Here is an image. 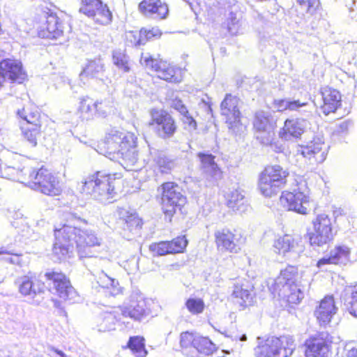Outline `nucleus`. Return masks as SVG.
I'll return each mask as SVG.
<instances>
[{
    "label": "nucleus",
    "instance_id": "obj_54",
    "mask_svg": "<svg viewBox=\"0 0 357 357\" xmlns=\"http://www.w3.org/2000/svg\"><path fill=\"white\" fill-rule=\"evenodd\" d=\"M141 36L144 39V43L154 38H158L161 36L160 31L157 28H152L151 29L147 30L142 29H141Z\"/></svg>",
    "mask_w": 357,
    "mask_h": 357
},
{
    "label": "nucleus",
    "instance_id": "obj_55",
    "mask_svg": "<svg viewBox=\"0 0 357 357\" xmlns=\"http://www.w3.org/2000/svg\"><path fill=\"white\" fill-rule=\"evenodd\" d=\"M140 62L142 65L145 66L146 68L153 70L155 72L157 71L160 61L155 60L151 57L147 56H142Z\"/></svg>",
    "mask_w": 357,
    "mask_h": 357
},
{
    "label": "nucleus",
    "instance_id": "obj_61",
    "mask_svg": "<svg viewBox=\"0 0 357 357\" xmlns=\"http://www.w3.org/2000/svg\"><path fill=\"white\" fill-rule=\"evenodd\" d=\"M51 350L53 351L55 354H56L60 357H69L64 352H63L62 351H61L58 349H56L54 347L51 348Z\"/></svg>",
    "mask_w": 357,
    "mask_h": 357
},
{
    "label": "nucleus",
    "instance_id": "obj_50",
    "mask_svg": "<svg viewBox=\"0 0 357 357\" xmlns=\"http://www.w3.org/2000/svg\"><path fill=\"white\" fill-rule=\"evenodd\" d=\"M126 40L130 45L137 46L144 44V39L141 36V31L139 32L132 31L126 32Z\"/></svg>",
    "mask_w": 357,
    "mask_h": 357
},
{
    "label": "nucleus",
    "instance_id": "obj_41",
    "mask_svg": "<svg viewBox=\"0 0 357 357\" xmlns=\"http://www.w3.org/2000/svg\"><path fill=\"white\" fill-rule=\"evenodd\" d=\"M22 134L24 139H26L31 146L34 147L37 145L38 139L41 134V125H21Z\"/></svg>",
    "mask_w": 357,
    "mask_h": 357
},
{
    "label": "nucleus",
    "instance_id": "obj_19",
    "mask_svg": "<svg viewBox=\"0 0 357 357\" xmlns=\"http://www.w3.org/2000/svg\"><path fill=\"white\" fill-rule=\"evenodd\" d=\"M0 74L10 82L22 83L26 78L21 62L10 59L0 61Z\"/></svg>",
    "mask_w": 357,
    "mask_h": 357
},
{
    "label": "nucleus",
    "instance_id": "obj_42",
    "mask_svg": "<svg viewBox=\"0 0 357 357\" xmlns=\"http://www.w3.org/2000/svg\"><path fill=\"white\" fill-rule=\"evenodd\" d=\"M17 114L25 121L24 124L41 125L40 112L35 107H26L18 110Z\"/></svg>",
    "mask_w": 357,
    "mask_h": 357
},
{
    "label": "nucleus",
    "instance_id": "obj_52",
    "mask_svg": "<svg viewBox=\"0 0 357 357\" xmlns=\"http://www.w3.org/2000/svg\"><path fill=\"white\" fill-rule=\"evenodd\" d=\"M155 161L162 172H166L172 168V162L162 154H159Z\"/></svg>",
    "mask_w": 357,
    "mask_h": 357
},
{
    "label": "nucleus",
    "instance_id": "obj_63",
    "mask_svg": "<svg viewBox=\"0 0 357 357\" xmlns=\"http://www.w3.org/2000/svg\"><path fill=\"white\" fill-rule=\"evenodd\" d=\"M8 260L11 264H18L19 263V257L17 256H15V257H10Z\"/></svg>",
    "mask_w": 357,
    "mask_h": 357
},
{
    "label": "nucleus",
    "instance_id": "obj_51",
    "mask_svg": "<svg viewBox=\"0 0 357 357\" xmlns=\"http://www.w3.org/2000/svg\"><path fill=\"white\" fill-rule=\"evenodd\" d=\"M241 23L240 21L237 19L236 15L230 13L229 15L227 18V28L228 31L231 34H237L241 31Z\"/></svg>",
    "mask_w": 357,
    "mask_h": 357
},
{
    "label": "nucleus",
    "instance_id": "obj_34",
    "mask_svg": "<svg viewBox=\"0 0 357 357\" xmlns=\"http://www.w3.org/2000/svg\"><path fill=\"white\" fill-rule=\"evenodd\" d=\"M280 297L286 299L292 304H298L303 298L304 294L296 283L292 285H285L276 290Z\"/></svg>",
    "mask_w": 357,
    "mask_h": 357
},
{
    "label": "nucleus",
    "instance_id": "obj_44",
    "mask_svg": "<svg viewBox=\"0 0 357 357\" xmlns=\"http://www.w3.org/2000/svg\"><path fill=\"white\" fill-rule=\"evenodd\" d=\"M199 340L197 342L195 349V357H197L198 354L204 355H210L215 350V344L206 337L199 335Z\"/></svg>",
    "mask_w": 357,
    "mask_h": 357
},
{
    "label": "nucleus",
    "instance_id": "obj_10",
    "mask_svg": "<svg viewBox=\"0 0 357 357\" xmlns=\"http://www.w3.org/2000/svg\"><path fill=\"white\" fill-rule=\"evenodd\" d=\"M314 232L310 237L312 245L322 246L331 242L334 237V233L331 218L328 215H318L313 222Z\"/></svg>",
    "mask_w": 357,
    "mask_h": 357
},
{
    "label": "nucleus",
    "instance_id": "obj_27",
    "mask_svg": "<svg viewBox=\"0 0 357 357\" xmlns=\"http://www.w3.org/2000/svg\"><path fill=\"white\" fill-rule=\"evenodd\" d=\"M139 10L146 16L165 19L169 13L167 5L160 0H143L139 4Z\"/></svg>",
    "mask_w": 357,
    "mask_h": 357
},
{
    "label": "nucleus",
    "instance_id": "obj_1",
    "mask_svg": "<svg viewBox=\"0 0 357 357\" xmlns=\"http://www.w3.org/2000/svg\"><path fill=\"white\" fill-rule=\"evenodd\" d=\"M81 223L86 224V221L70 215L66 223L54 227L53 253L59 259H65L75 245L80 258L91 257V248L101 245L102 238L92 230H82Z\"/></svg>",
    "mask_w": 357,
    "mask_h": 357
},
{
    "label": "nucleus",
    "instance_id": "obj_53",
    "mask_svg": "<svg viewBox=\"0 0 357 357\" xmlns=\"http://www.w3.org/2000/svg\"><path fill=\"white\" fill-rule=\"evenodd\" d=\"M296 2L300 6L305 7L310 13L315 12L320 4L319 0H296Z\"/></svg>",
    "mask_w": 357,
    "mask_h": 357
},
{
    "label": "nucleus",
    "instance_id": "obj_46",
    "mask_svg": "<svg viewBox=\"0 0 357 357\" xmlns=\"http://www.w3.org/2000/svg\"><path fill=\"white\" fill-rule=\"evenodd\" d=\"M113 63L117 68L124 73L130 71V62L128 56L121 50L113 52Z\"/></svg>",
    "mask_w": 357,
    "mask_h": 357
},
{
    "label": "nucleus",
    "instance_id": "obj_5",
    "mask_svg": "<svg viewBox=\"0 0 357 357\" xmlns=\"http://www.w3.org/2000/svg\"><path fill=\"white\" fill-rule=\"evenodd\" d=\"M289 172L280 165L266 167L259 175L258 188L265 197L275 195L287 183Z\"/></svg>",
    "mask_w": 357,
    "mask_h": 357
},
{
    "label": "nucleus",
    "instance_id": "obj_21",
    "mask_svg": "<svg viewBox=\"0 0 357 357\" xmlns=\"http://www.w3.org/2000/svg\"><path fill=\"white\" fill-rule=\"evenodd\" d=\"M45 276L48 280L53 281L54 288L59 296L63 300L73 299L76 292L72 287L69 280L61 273H46Z\"/></svg>",
    "mask_w": 357,
    "mask_h": 357
},
{
    "label": "nucleus",
    "instance_id": "obj_32",
    "mask_svg": "<svg viewBox=\"0 0 357 357\" xmlns=\"http://www.w3.org/2000/svg\"><path fill=\"white\" fill-rule=\"evenodd\" d=\"M276 107L279 111H297L303 112L305 116L311 115L310 107L307 102H301L300 100H291L290 99L278 100L275 101Z\"/></svg>",
    "mask_w": 357,
    "mask_h": 357
},
{
    "label": "nucleus",
    "instance_id": "obj_14",
    "mask_svg": "<svg viewBox=\"0 0 357 357\" xmlns=\"http://www.w3.org/2000/svg\"><path fill=\"white\" fill-rule=\"evenodd\" d=\"M214 236L217 248L220 251L236 253L240 249L241 235L234 234L229 229L223 228L215 231Z\"/></svg>",
    "mask_w": 357,
    "mask_h": 357
},
{
    "label": "nucleus",
    "instance_id": "obj_58",
    "mask_svg": "<svg viewBox=\"0 0 357 357\" xmlns=\"http://www.w3.org/2000/svg\"><path fill=\"white\" fill-rule=\"evenodd\" d=\"M172 107L177 110L181 115L185 114L188 112L185 105L180 100H174L172 103Z\"/></svg>",
    "mask_w": 357,
    "mask_h": 357
},
{
    "label": "nucleus",
    "instance_id": "obj_16",
    "mask_svg": "<svg viewBox=\"0 0 357 357\" xmlns=\"http://www.w3.org/2000/svg\"><path fill=\"white\" fill-rule=\"evenodd\" d=\"M188 245L185 236H178L170 241H160L149 245L150 251L158 256L183 252Z\"/></svg>",
    "mask_w": 357,
    "mask_h": 357
},
{
    "label": "nucleus",
    "instance_id": "obj_2",
    "mask_svg": "<svg viewBox=\"0 0 357 357\" xmlns=\"http://www.w3.org/2000/svg\"><path fill=\"white\" fill-rule=\"evenodd\" d=\"M137 137L132 132L111 130L105 137L107 153H116L128 163L134 165L138 160Z\"/></svg>",
    "mask_w": 357,
    "mask_h": 357
},
{
    "label": "nucleus",
    "instance_id": "obj_23",
    "mask_svg": "<svg viewBox=\"0 0 357 357\" xmlns=\"http://www.w3.org/2000/svg\"><path fill=\"white\" fill-rule=\"evenodd\" d=\"M337 307L333 296H325L314 310V316L320 325L328 324L337 313Z\"/></svg>",
    "mask_w": 357,
    "mask_h": 357
},
{
    "label": "nucleus",
    "instance_id": "obj_64",
    "mask_svg": "<svg viewBox=\"0 0 357 357\" xmlns=\"http://www.w3.org/2000/svg\"><path fill=\"white\" fill-rule=\"evenodd\" d=\"M4 82H6L4 77L0 74V87L3 86Z\"/></svg>",
    "mask_w": 357,
    "mask_h": 357
},
{
    "label": "nucleus",
    "instance_id": "obj_7",
    "mask_svg": "<svg viewBox=\"0 0 357 357\" xmlns=\"http://www.w3.org/2000/svg\"><path fill=\"white\" fill-rule=\"evenodd\" d=\"M281 204L289 211L300 214H307L309 211L308 190L305 181H301L297 189L293 192H282L280 199Z\"/></svg>",
    "mask_w": 357,
    "mask_h": 357
},
{
    "label": "nucleus",
    "instance_id": "obj_11",
    "mask_svg": "<svg viewBox=\"0 0 357 357\" xmlns=\"http://www.w3.org/2000/svg\"><path fill=\"white\" fill-rule=\"evenodd\" d=\"M150 114L151 121L149 125L155 126V132L160 137L169 139L174 135L177 127L174 119L168 112L162 109H153Z\"/></svg>",
    "mask_w": 357,
    "mask_h": 357
},
{
    "label": "nucleus",
    "instance_id": "obj_60",
    "mask_svg": "<svg viewBox=\"0 0 357 357\" xmlns=\"http://www.w3.org/2000/svg\"><path fill=\"white\" fill-rule=\"evenodd\" d=\"M348 126H349L348 122H347V121L341 122L337 126L336 131L337 132H344L347 130Z\"/></svg>",
    "mask_w": 357,
    "mask_h": 357
},
{
    "label": "nucleus",
    "instance_id": "obj_45",
    "mask_svg": "<svg viewBox=\"0 0 357 357\" xmlns=\"http://www.w3.org/2000/svg\"><path fill=\"white\" fill-rule=\"evenodd\" d=\"M96 115L105 117L114 111L113 101L110 98L97 100L95 101Z\"/></svg>",
    "mask_w": 357,
    "mask_h": 357
},
{
    "label": "nucleus",
    "instance_id": "obj_3",
    "mask_svg": "<svg viewBox=\"0 0 357 357\" xmlns=\"http://www.w3.org/2000/svg\"><path fill=\"white\" fill-rule=\"evenodd\" d=\"M114 182V175L97 172L86 177L78 185L80 192L102 202H106L116 194Z\"/></svg>",
    "mask_w": 357,
    "mask_h": 357
},
{
    "label": "nucleus",
    "instance_id": "obj_43",
    "mask_svg": "<svg viewBox=\"0 0 357 357\" xmlns=\"http://www.w3.org/2000/svg\"><path fill=\"white\" fill-rule=\"evenodd\" d=\"M135 357H146L147 351L145 348L144 339L139 336L130 337L127 344Z\"/></svg>",
    "mask_w": 357,
    "mask_h": 357
},
{
    "label": "nucleus",
    "instance_id": "obj_47",
    "mask_svg": "<svg viewBox=\"0 0 357 357\" xmlns=\"http://www.w3.org/2000/svg\"><path fill=\"white\" fill-rule=\"evenodd\" d=\"M117 318L114 313H105L102 322L98 325V331L100 332H106L114 329L115 323Z\"/></svg>",
    "mask_w": 357,
    "mask_h": 357
},
{
    "label": "nucleus",
    "instance_id": "obj_12",
    "mask_svg": "<svg viewBox=\"0 0 357 357\" xmlns=\"http://www.w3.org/2000/svg\"><path fill=\"white\" fill-rule=\"evenodd\" d=\"M238 102L236 96L227 94L220 105L221 115L225 117L229 129L234 132H238L242 128Z\"/></svg>",
    "mask_w": 357,
    "mask_h": 357
},
{
    "label": "nucleus",
    "instance_id": "obj_36",
    "mask_svg": "<svg viewBox=\"0 0 357 357\" xmlns=\"http://www.w3.org/2000/svg\"><path fill=\"white\" fill-rule=\"evenodd\" d=\"M232 295L241 305H248L252 303V287L248 282H236L234 286Z\"/></svg>",
    "mask_w": 357,
    "mask_h": 357
},
{
    "label": "nucleus",
    "instance_id": "obj_20",
    "mask_svg": "<svg viewBox=\"0 0 357 357\" xmlns=\"http://www.w3.org/2000/svg\"><path fill=\"white\" fill-rule=\"evenodd\" d=\"M256 137L261 144H269L273 138V129L267 113L260 111L256 113L254 121Z\"/></svg>",
    "mask_w": 357,
    "mask_h": 357
},
{
    "label": "nucleus",
    "instance_id": "obj_25",
    "mask_svg": "<svg viewBox=\"0 0 357 357\" xmlns=\"http://www.w3.org/2000/svg\"><path fill=\"white\" fill-rule=\"evenodd\" d=\"M19 292L24 296L34 298L43 291L44 284L37 281L34 277L24 275L15 281Z\"/></svg>",
    "mask_w": 357,
    "mask_h": 357
},
{
    "label": "nucleus",
    "instance_id": "obj_9",
    "mask_svg": "<svg viewBox=\"0 0 357 357\" xmlns=\"http://www.w3.org/2000/svg\"><path fill=\"white\" fill-rule=\"evenodd\" d=\"M162 188V209L166 217L170 220L176 209L180 210L185 205L186 199L181 194L180 188L174 183H165Z\"/></svg>",
    "mask_w": 357,
    "mask_h": 357
},
{
    "label": "nucleus",
    "instance_id": "obj_24",
    "mask_svg": "<svg viewBox=\"0 0 357 357\" xmlns=\"http://www.w3.org/2000/svg\"><path fill=\"white\" fill-rule=\"evenodd\" d=\"M197 155L201 161V170L204 177L213 181L221 179L222 172L215 162V157L212 154L204 153H199Z\"/></svg>",
    "mask_w": 357,
    "mask_h": 357
},
{
    "label": "nucleus",
    "instance_id": "obj_59",
    "mask_svg": "<svg viewBox=\"0 0 357 357\" xmlns=\"http://www.w3.org/2000/svg\"><path fill=\"white\" fill-rule=\"evenodd\" d=\"M344 351L347 357H357V348L352 344H347L344 347Z\"/></svg>",
    "mask_w": 357,
    "mask_h": 357
},
{
    "label": "nucleus",
    "instance_id": "obj_18",
    "mask_svg": "<svg viewBox=\"0 0 357 357\" xmlns=\"http://www.w3.org/2000/svg\"><path fill=\"white\" fill-rule=\"evenodd\" d=\"M298 152L304 158L314 159L317 162H322L326 158V148L322 137H317L305 146H301Z\"/></svg>",
    "mask_w": 357,
    "mask_h": 357
},
{
    "label": "nucleus",
    "instance_id": "obj_13",
    "mask_svg": "<svg viewBox=\"0 0 357 357\" xmlns=\"http://www.w3.org/2000/svg\"><path fill=\"white\" fill-rule=\"evenodd\" d=\"M79 12L92 18L100 24H108L112 18V12L107 4L100 0H82Z\"/></svg>",
    "mask_w": 357,
    "mask_h": 357
},
{
    "label": "nucleus",
    "instance_id": "obj_49",
    "mask_svg": "<svg viewBox=\"0 0 357 357\" xmlns=\"http://www.w3.org/2000/svg\"><path fill=\"white\" fill-rule=\"evenodd\" d=\"M346 305L348 312L357 317V285L351 289V296L348 298Z\"/></svg>",
    "mask_w": 357,
    "mask_h": 357
},
{
    "label": "nucleus",
    "instance_id": "obj_26",
    "mask_svg": "<svg viewBox=\"0 0 357 357\" xmlns=\"http://www.w3.org/2000/svg\"><path fill=\"white\" fill-rule=\"evenodd\" d=\"M306 126L307 122L303 119H287L280 130L279 136L287 141L297 139L304 132Z\"/></svg>",
    "mask_w": 357,
    "mask_h": 357
},
{
    "label": "nucleus",
    "instance_id": "obj_57",
    "mask_svg": "<svg viewBox=\"0 0 357 357\" xmlns=\"http://www.w3.org/2000/svg\"><path fill=\"white\" fill-rule=\"evenodd\" d=\"M17 170L12 167H6L3 170L1 169L0 177L12 179L15 177Z\"/></svg>",
    "mask_w": 357,
    "mask_h": 357
},
{
    "label": "nucleus",
    "instance_id": "obj_28",
    "mask_svg": "<svg viewBox=\"0 0 357 357\" xmlns=\"http://www.w3.org/2000/svg\"><path fill=\"white\" fill-rule=\"evenodd\" d=\"M321 94L323 100L321 108L326 115L334 112L340 105L341 95L336 89L324 87L321 89Z\"/></svg>",
    "mask_w": 357,
    "mask_h": 357
},
{
    "label": "nucleus",
    "instance_id": "obj_31",
    "mask_svg": "<svg viewBox=\"0 0 357 357\" xmlns=\"http://www.w3.org/2000/svg\"><path fill=\"white\" fill-rule=\"evenodd\" d=\"M156 73L160 79L170 82L176 83L181 81V70L164 61H160Z\"/></svg>",
    "mask_w": 357,
    "mask_h": 357
},
{
    "label": "nucleus",
    "instance_id": "obj_8",
    "mask_svg": "<svg viewBox=\"0 0 357 357\" xmlns=\"http://www.w3.org/2000/svg\"><path fill=\"white\" fill-rule=\"evenodd\" d=\"M111 261L105 258H95L93 259V275L99 287L107 291L112 296H116L121 293V287L118 280L109 276L105 271L109 269Z\"/></svg>",
    "mask_w": 357,
    "mask_h": 357
},
{
    "label": "nucleus",
    "instance_id": "obj_35",
    "mask_svg": "<svg viewBox=\"0 0 357 357\" xmlns=\"http://www.w3.org/2000/svg\"><path fill=\"white\" fill-rule=\"evenodd\" d=\"M117 213L119 218L124 222L126 228L130 231L141 228L142 220L135 211L126 208H119Z\"/></svg>",
    "mask_w": 357,
    "mask_h": 357
},
{
    "label": "nucleus",
    "instance_id": "obj_33",
    "mask_svg": "<svg viewBox=\"0 0 357 357\" xmlns=\"http://www.w3.org/2000/svg\"><path fill=\"white\" fill-rule=\"evenodd\" d=\"M104 72V63L100 59L88 61L79 74L82 80L98 78Z\"/></svg>",
    "mask_w": 357,
    "mask_h": 357
},
{
    "label": "nucleus",
    "instance_id": "obj_29",
    "mask_svg": "<svg viewBox=\"0 0 357 357\" xmlns=\"http://www.w3.org/2000/svg\"><path fill=\"white\" fill-rule=\"evenodd\" d=\"M199 334L185 331L180 334L179 344L181 351L189 357H195V349Z\"/></svg>",
    "mask_w": 357,
    "mask_h": 357
},
{
    "label": "nucleus",
    "instance_id": "obj_15",
    "mask_svg": "<svg viewBox=\"0 0 357 357\" xmlns=\"http://www.w3.org/2000/svg\"><path fill=\"white\" fill-rule=\"evenodd\" d=\"M41 18L42 23L38 27V33L40 37L58 39L63 36V26L55 15L44 13Z\"/></svg>",
    "mask_w": 357,
    "mask_h": 357
},
{
    "label": "nucleus",
    "instance_id": "obj_56",
    "mask_svg": "<svg viewBox=\"0 0 357 357\" xmlns=\"http://www.w3.org/2000/svg\"><path fill=\"white\" fill-rule=\"evenodd\" d=\"M181 120L184 124L188 126L190 130H195L197 129V122L188 112L182 115Z\"/></svg>",
    "mask_w": 357,
    "mask_h": 357
},
{
    "label": "nucleus",
    "instance_id": "obj_37",
    "mask_svg": "<svg viewBox=\"0 0 357 357\" xmlns=\"http://www.w3.org/2000/svg\"><path fill=\"white\" fill-rule=\"evenodd\" d=\"M297 268L289 266L280 271V275L275 280L274 290L276 291L285 285H292L296 283Z\"/></svg>",
    "mask_w": 357,
    "mask_h": 357
},
{
    "label": "nucleus",
    "instance_id": "obj_30",
    "mask_svg": "<svg viewBox=\"0 0 357 357\" xmlns=\"http://www.w3.org/2000/svg\"><path fill=\"white\" fill-rule=\"evenodd\" d=\"M119 310L123 317H130L135 321H141L147 315L145 302L142 298L132 301L129 306L121 307Z\"/></svg>",
    "mask_w": 357,
    "mask_h": 357
},
{
    "label": "nucleus",
    "instance_id": "obj_48",
    "mask_svg": "<svg viewBox=\"0 0 357 357\" xmlns=\"http://www.w3.org/2000/svg\"><path fill=\"white\" fill-rule=\"evenodd\" d=\"M185 306L190 313L198 314L204 311L205 304L202 299L192 298L186 301Z\"/></svg>",
    "mask_w": 357,
    "mask_h": 357
},
{
    "label": "nucleus",
    "instance_id": "obj_17",
    "mask_svg": "<svg viewBox=\"0 0 357 357\" xmlns=\"http://www.w3.org/2000/svg\"><path fill=\"white\" fill-rule=\"evenodd\" d=\"M328 334L320 333L305 341L306 357H327L329 346L326 340Z\"/></svg>",
    "mask_w": 357,
    "mask_h": 357
},
{
    "label": "nucleus",
    "instance_id": "obj_6",
    "mask_svg": "<svg viewBox=\"0 0 357 357\" xmlns=\"http://www.w3.org/2000/svg\"><path fill=\"white\" fill-rule=\"evenodd\" d=\"M29 186L43 194L56 196L61 192L58 178L45 168L33 169L29 172Z\"/></svg>",
    "mask_w": 357,
    "mask_h": 357
},
{
    "label": "nucleus",
    "instance_id": "obj_40",
    "mask_svg": "<svg viewBox=\"0 0 357 357\" xmlns=\"http://www.w3.org/2000/svg\"><path fill=\"white\" fill-rule=\"evenodd\" d=\"M297 243L289 235H284L276 239L273 244L275 251L285 255L289 252H295Z\"/></svg>",
    "mask_w": 357,
    "mask_h": 357
},
{
    "label": "nucleus",
    "instance_id": "obj_39",
    "mask_svg": "<svg viewBox=\"0 0 357 357\" xmlns=\"http://www.w3.org/2000/svg\"><path fill=\"white\" fill-rule=\"evenodd\" d=\"M227 204L233 211L244 212L247 206L245 204V197L238 190H232L225 195Z\"/></svg>",
    "mask_w": 357,
    "mask_h": 357
},
{
    "label": "nucleus",
    "instance_id": "obj_62",
    "mask_svg": "<svg viewBox=\"0 0 357 357\" xmlns=\"http://www.w3.org/2000/svg\"><path fill=\"white\" fill-rule=\"evenodd\" d=\"M343 214V210L342 208H337L333 211V215L335 218L342 215Z\"/></svg>",
    "mask_w": 357,
    "mask_h": 357
},
{
    "label": "nucleus",
    "instance_id": "obj_38",
    "mask_svg": "<svg viewBox=\"0 0 357 357\" xmlns=\"http://www.w3.org/2000/svg\"><path fill=\"white\" fill-rule=\"evenodd\" d=\"M77 113L83 120H91L96 115L95 101L89 96H83L79 99Z\"/></svg>",
    "mask_w": 357,
    "mask_h": 357
},
{
    "label": "nucleus",
    "instance_id": "obj_4",
    "mask_svg": "<svg viewBox=\"0 0 357 357\" xmlns=\"http://www.w3.org/2000/svg\"><path fill=\"white\" fill-rule=\"evenodd\" d=\"M295 347L291 336H272L259 342L255 349V354L257 357H289Z\"/></svg>",
    "mask_w": 357,
    "mask_h": 357
},
{
    "label": "nucleus",
    "instance_id": "obj_22",
    "mask_svg": "<svg viewBox=\"0 0 357 357\" xmlns=\"http://www.w3.org/2000/svg\"><path fill=\"white\" fill-rule=\"evenodd\" d=\"M351 249L345 245L335 246L331 250L328 257L320 259L317 266L323 268L326 264L346 265L350 261Z\"/></svg>",
    "mask_w": 357,
    "mask_h": 357
}]
</instances>
